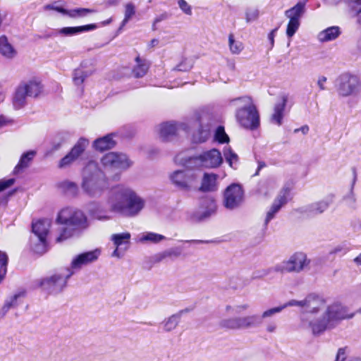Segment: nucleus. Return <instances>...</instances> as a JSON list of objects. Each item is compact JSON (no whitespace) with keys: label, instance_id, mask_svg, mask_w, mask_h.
Masks as SVG:
<instances>
[{"label":"nucleus","instance_id":"obj_1","mask_svg":"<svg viewBox=\"0 0 361 361\" xmlns=\"http://www.w3.org/2000/svg\"><path fill=\"white\" fill-rule=\"evenodd\" d=\"M355 313H348V307L340 302L329 305L322 317L315 319L302 318L303 324L307 322L314 336H319L326 329L334 328L336 322L343 319H352Z\"/></svg>","mask_w":361,"mask_h":361},{"label":"nucleus","instance_id":"obj_2","mask_svg":"<svg viewBox=\"0 0 361 361\" xmlns=\"http://www.w3.org/2000/svg\"><path fill=\"white\" fill-rule=\"evenodd\" d=\"M81 187L87 195L92 197L100 196L109 188L108 179L97 162L90 161L84 168Z\"/></svg>","mask_w":361,"mask_h":361},{"label":"nucleus","instance_id":"obj_3","mask_svg":"<svg viewBox=\"0 0 361 361\" xmlns=\"http://www.w3.org/2000/svg\"><path fill=\"white\" fill-rule=\"evenodd\" d=\"M238 106L235 116L238 122L247 129L255 130L260 123L259 114L250 97L244 96L232 100Z\"/></svg>","mask_w":361,"mask_h":361},{"label":"nucleus","instance_id":"obj_4","mask_svg":"<svg viewBox=\"0 0 361 361\" xmlns=\"http://www.w3.org/2000/svg\"><path fill=\"white\" fill-rule=\"evenodd\" d=\"M118 195L125 203L117 202L111 205V211L126 216H135L144 208L145 202L134 191L129 189L121 190Z\"/></svg>","mask_w":361,"mask_h":361},{"label":"nucleus","instance_id":"obj_5","mask_svg":"<svg viewBox=\"0 0 361 361\" xmlns=\"http://www.w3.org/2000/svg\"><path fill=\"white\" fill-rule=\"evenodd\" d=\"M73 274L74 271L69 268L63 269L50 276L41 279L39 286L48 294H59L66 287L68 280Z\"/></svg>","mask_w":361,"mask_h":361},{"label":"nucleus","instance_id":"obj_6","mask_svg":"<svg viewBox=\"0 0 361 361\" xmlns=\"http://www.w3.org/2000/svg\"><path fill=\"white\" fill-rule=\"evenodd\" d=\"M42 85L39 81L29 80L20 83L16 88L13 97V105L15 109H20L26 104L27 97H37L42 92Z\"/></svg>","mask_w":361,"mask_h":361},{"label":"nucleus","instance_id":"obj_7","mask_svg":"<svg viewBox=\"0 0 361 361\" xmlns=\"http://www.w3.org/2000/svg\"><path fill=\"white\" fill-rule=\"evenodd\" d=\"M56 222L72 226L75 229H84L88 227L87 218L84 212L71 207L61 209L57 216Z\"/></svg>","mask_w":361,"mask_h":361},{"label":"nucleus","instance_id":"obj_8","mask_svg":"<svg viewBox=\"0 0 361 361\" xmlns=\"http://www.w3.org/2000/svg\"><path fill=\"white\" fill-rule=\"evenodd\" d=\"M50 222L48 219H40L32 224V231L34 238H31L32 250L38 254H43L47 251V236L49 233Z\"/></svg>","mask_w":361,"mask_h":361},{"label":"nucleus","instance_id":"obj_9","mask_svg":"<svg viewBox=\"0 0 361 361\" xmlns=\"http://www.w3.org/2000/svg\"><path fill=\"white\" fill-rule=\"evenodd\" d=\"M335 87L341 97L355 95L360 92V80L355 75L343 73L336 79Z\"/></svg>","mask_w":361,"mask_h":361},{"label":"nucleus","instance_id":"obj_10","mask_svg":"<svg viewBox=\"0 0 361 361\" xmlns=\"http://www.w3.org/2000/svg\"><path fill=\"white\" fill-rule=\"evenodd\" d=\"M310 263V260L307 259V255L304 252H295L288 260H284L281 263L276 264L274 267V271L281 274L300 273Z\"/></svg>","mask_w":361,"mask_h":361},{"label":"nucleus","instance_id":"obj_11","mask_svg":"<svg viewBox=\"0 0 361 361\" xmlns=\"http://www.w3.org/2000/svg\"><path fill=\"white\" fill-rule=\"evenodd\" d=\"M244 191L238 183H232L228 186L224 194V205L228 209L238 207L243 202Z\"/></svg>","mask_w":361,"mask_h":361},{"label":"nucleus","instance_id":"obj_12","mask_svg":"<svg viewBox=\"0 0 361 361\" xmlns=\"http://www.w3.org/2000/svg\"><path fill=\"white\" fill-rule=\"evenodd\" d=\"M195 126L197 129L192 134V141L195 143L206 142L210 136L209 116L206 114L196 115Z\"/></svg>","mask_w":361,"mask_h":361},{"label":"nucleus","instance_id":"obj_13","mask_svg":"<svg viewBox=\"0 0 361 361\" xmlns=\"http://www.w3.org/2000/svg\"><path fill=\"white\" fill-rule=\"evenodd\" d=\"M334 195H329L324 199L312 202L298 209V212L307 216H314L323 214L334 202Z\"/></svg>","mask_w":361,"mask_h":361},{"label":"nucleus","instance_id":"obj_14","mask_svg":"<svg viewBox=\"0 0 361 361\" xmlns=\"http://www.w3.org/2000/svg\"><path fill=\"white\" fill-rule=\"evenodd\" d=\"M173 183L180 190L189 191L196 180L195 173L191 170H178L171 176Z\"/></svg>","mask_w":361,"mask_h":361},{"label":"nucleus","instance_id":"obj_15","mask_svg":"<svg viewBox=\"0 0 361 361\" xmlns=\"http://www.w3.org/2000/svg\"><path fill=\"white\" fill-rule=\"evenodd\" d=\"M101 161L104 166L112 169L125 170L131 165L126 154L116 152L106 154Z\"/></svg>","mask_w":361,"mask_h":361},{"label":"nucleus","instance_id":"obj_16","mask_svg":"<svg viewBox=\"0 0 361 361\" xmlns=\"http://www.w3.org/2000/svg\"><path fill=\"white\" fill-rule=\"evenodd\" d=\"M216 211V205L214 200L205 198L201 200L200 207L193 212L191 219L195 222H202L209 219Z\"/></svg>","mask_w":361,"mask_h":361},{"label":"nucleus","instance_id":"obj_17","mask_svg":"<svg viewBox=\"0 0 361 361\" xmlns=\"http://www.w3.org/2000/svg\"><path fill=\"white\" fill-rule=\"evenodd\" d=\"M289 192L290 190L288 188H283L274 199L270 209L267 213L264 220L265 227H267L270 221L275 217L276 214L280 211L281 207L287 204Z\"/></svg>","mask_w":361,"mask_h":361},{"label":"nucleus","instance_id":"obj_18","mask_svg":"<svg viewBox=\"0 0 361 361\" xmlns=\"http://www.w3.org/2000/svg\"><path fill=\"white\" fill-rule=\"evenodd\" d=\"M100 255L97 249L92 251L85 252L75 256L68 267L71 270H80L82 266L95 262Z\"/></svg>","mask_w":361,"mask_h":361},{"label":"nucleus","instance_id":"obj_19","mask_svg":"<svg viewBox=\"0 0 361 361\" xmlns=\"http://www.w3.org/2000/svg\"><path fill=\"white\" fill-rule=\"evenodd\" d=\"M202 166L209 169L217 168L223 162V157L219 150L212 149L200 154Z\"/></svg>","mask_w":361,"mask_h":361},{"label":"nucleus","instance_id":"obj_20","mask_svg":"<svg viewBox=\"0 0 361 361\" xmlns=\"http://www.w3.org/2000/svg\"><path fill=\"white\" fill-rule=\"evenodd\" d=\"M288 98L286 95H283L280 100L274 105V113L271 116L270 121L278 126H281L283 122L284 116V110L286 106Z\"/></svg>","mask_w":361,"mask_h":361},{"label":"nucleus","instance_id":"obj_21","mask_svg":"<svg viewBox=\"0 0 361 361\" xmlns=\"http://www.w3.org/2000/svg\"><path fill=\"white\" fill-rule=\"evenodd\" d=\"M97 27L96 24H88L76 27H64L57 30V34L63 36H73L82 32L94 30Z\"/></svg>","mask_w":361,"mask_h":361},{"label":"nucleus","instance_id":"obj_22","mask_svg":"<svg viewBox=\"0 0 361 361\" xmlns=\"http://www.w3.org/2000/svg\"><path fill=\"white\" fill-rule=\"evenodd\" d=\"M221 329L226 330H240L243 329L241 317H233L222 319L219 322Z\"/></svg>","mask_w":361,"mask_h":361},{"label":"nucleus","instance_id":"obj_23","mask_svg":"<svg viewBox=\"0 0 361 361\" xmlns=\"http://www.w3.org/2000/svg\"><path fill=\"white\" fill-rule=\"evenodd\" d=\"M176 161L185 166L187 170L190 169L202 166V162H200V154L195 157H183L182 154H178L176 157Z\"/></svg>","mask_w":361,"mask_h":361},{"label":"nucleus","instance_id":"obj_24","mask_svg":"<svg viewBox=\"0 0 361 361\" xmlns=\"http://www.w3.org/2000/svg\"><path fill=\"white\" fill-rule=\"evenodd\" d=\"M135 62L136 66L133 69V74L137 78H142L148 71L149 62L139 56L135 58Z\"/></svg>","mask_w":361,"mask_h":361},{"label":"nucleus","instance_id":"obj_25","mask_svg":"<svg viewBox=\"0 0 361 361\" xmlns=\"http://www.w3.org/2000/svg\"><path fill=\"white\" fill-rule=\"evenodd\" d=\"M309 302L307 304L306 312L309 313H317L324 307V301L317 295L310 294L307 295Z\"/></svg>","mask_w":361,"mask_h":361},{"label":"nucleus","instance_id":"obj_26","mask_svg":"<svg viewBox=\"0 0 361 361\" xmlns=\"http://www.w3.org/2000/svg\"><path fill=\"white\" fill-rule=\"evenodd\" d=\"M116 145L115 141L112 139L111 135H107L102 137L98 138L94 141V147L97 150L103 152L113 148Z\"/></svg>","mask_w":361,"mask_h":361},{"label":"nucleus","instance_id":"obj_27","mask_svg":"<svg viewBox=\"0 0 361 361\" xmlns=\"http://www.w3.org/2000/svg\"><path fill=\"white\" fill-rule=\"evenodd\" d=\"M305 11V3L299 1L293 7L286 11L285 16L288 18L289 20L300 21Z\"/></svg>","mask_w":361,"mask_h":361},{"label":"nucleus","instance_id":"obj_28","mask_svg":"<svg viewBox=\"0 0 361 361\" xmlns=\"http://www.w3.org/2000/svg\"><path fill=\"white\" fill-rule=\"evenodd\" d=\"M340 34V28L338 26H332L320 32L318 38L322 42H329L336 39Z\"/></svg>","mask_w":361,"mask_h":361},{"label":"nucleus","instance_id":"obj_29","mask_svg":"<svg viewBox=\"0 0 361 361\" xmlns=\"http://www.w3.org/2000/svg\"><path fill=\"white\" fill-rule=\"evenodd\" d=\"M177 129L176 123L169 122L164 123L160 125L159 136L163 141H167L171 136L176 134Z\"/></svg>","mask_w":361,"mask_h":361},{"label":"nucleus","instance_id":"obj_30","mask_svg":"<svg viewBox=\"0 0 361 361\" xmlns=\"http://www.w3.org/2000/svg\"><path fill=\"white\" fill-rule=\"evenodd\" d=\"M241 322L243 329L256 328L262 325L261 317L257 314L241 317Z\"/></svg>","mask_w":361,"mask_h":361},{"label":"nucleus","instance_id":"obj_31","mask_svg":"<svg viewBox=\"0 0 361 361\" xmlns=\"http://www.w3.org/2000/svg\"><path fill=\"white\" fill-rule=\"evenodd\" d=\"M0 54L6 58L12 59L16 52L13 47L8 42L6 36L0 37Z\"/></svg>","mask_w":361,"mask_h":361},{"label":"nucleus","instance_id":"obj_32","mask_svg":"<svg viewBox=\"0 0 361 361\" xmlns=\"http://www.w3.org/2000/svg\"><path fill=\"white\" fill-rule=\"evenodd\" d=\"M88 212L92 219L100 221L109 219V216L104 214V209L96 202H92L89 204Z\"/></svg>","mask_w":361,"mask_h":361},{"label":"nucleus","instance_id":"obj_33","mask_svg":"<svg viewBox=\"0 0 361 361\" xmlns=\"http://www.w3.org/2000/svg\"><path fill=\"white\" fill-rule=\"evenodd\" d=\"M353 178L351 183V186L350 191L348 195H346L343 200L345 201L347 205L353 209H356V197L355 194L354 193V186L357 180V172L355 169H353Z\"/></svg>","mask_w":361,"mask_h":361},{"label":"nucleus","instance_id":"obj_34","mask_svg":"<svg viewBox=\"0 0 361 361\" xmlns=\"http://www.w3.org/2000/svg\"><path fill=\"white\" fill-rule=\"evenodd\" d=\"M216 178L217 175L214 173H204L200 190L204 192L214 190Z\"/></svg>","mask_w":361,"mask_h":361},{"label":"nucleus","instance_id":"obj_35","mask_svg":"<svg viewBox=\"0 0 361 361\" xmlns=\"http://www.w3.org/2000/svg\"><path fill=\"white\" fill-rule=\"evenodd\" d=\"M89 142L87 139L81 137L68 153L73 157V159H75V160H77L84 152Z\"/></svg>","mask_w":361,"mask_h":361},{"label":"nucleus","instance_id":"obj_36","mask_svg":"<svg viewBox=\"0 0 361 361\" xmlns=\"http://www.w3.org/2000/svg\"><path fill=\"white\" fill-rule=\"evenodd\" d=\"M35 151L30 150L28 151L21 156L20 161L17 166L14 169V173H17L20 170L27 168L29 166V163L32 160L35 155Z\"/></svg>","mask_w":361,"mask_h":361},{"label":"nucleus","instance_id":"obj_37","mask_svg":"<svg viewBox=\"0 0 361 361\" xmlns=\"http://www.w3.org/2000/svg\"><path fill=\"white\" fill-rule=\"evenodd\" d=\"M180 319L179 316L173 314L170 317L166 318L162 322L164 331L166 332H171L174 330L179 324Z\"/></svg>","mask_w":361,"mask_h":361},{"label":"nucleus","instance_id":"obj_38","mask_svg":"<svg viewBox=\"0 0 361 361\" xmlns=\"http://www.w3.org/2000/svg\"><path fill=\"white\" fill-rule=\"evenodd\" d=\"M130 233L128 232L113 234L111 237V240L117 248L123 245L130 243Z\"/></svg>","mask_w":361,"mask_h":361},{"label":"nucleus","instance_id":"obj_39","mask_svg":"<svg viewBox=\"0 0 361 361\" xmlns=\"http://www.w3.org/2000/svg\"><path fill=\"white\" fill-rule=\"evenodd\" d=\"M90 73L82 68H76L73 71V80L75 85H80L83 83Z\"/></svg>","mask_w":361,"mask_h":361},{"label":"nucleus","instance_id":"obj_40","mask_svg":"<svg viewBox=\"0 0 361 361\" xmlns=\"http://www.w3.org/2000/svg\"><path fill=\"white\" fill-rule=\"evenodd\" d=\"M166 237L163 235L158 234L153 232H147L143 233L140 240L141 242H151L152 243H158L164 240Z\"/></svg>","mask_w":361,"mask_h":361},{"label":"nucleus","instance_id":"obj_41","mask_svg":"<svg viewBox=\"0 0 361 361\" xmlns=\"http://www.w3.org/2000/svg\"><path fill=\"white\" fill-rule=\"evenodd\" d=\"M214 140L221 144L228 143L230 140L228 135L225 132L224 127L219 126L214 132Z\"/></svg>","mask_w":361,"mask_h":361},{"label":"nucleus","instance_id":"obj_42","mask_svg":"<svg viewBox=\"0 0 361 361\" xmlns=\"http://www.w3.org/2000/svg\"><path fill=\"white\" fill-rule=\"evenodd\" d=\"M224 155L226 161L228 163L229 166L232 168H235L234 165L238 162V156L235 153L232 149L226 147L224 150Z\"/></svg>","mask_w":361,"mask_h":361},{"label":"nucleus","instance_id":"obj_43","mask_svg":"<svg viewBox=\"0 0 361 361\" xmlns=\"http://www.w3.org/2000/svg\"><path fill=\"white\" fill-rule=\"evenodd\" d=\"M228 44L232 54H239L243 49V45L240 42H236L232 33L228 35Z\"/></svg>","mask_w":361,"mask_h":361},{"label":"nucleus","instance_id":"obj_44","mask_svg":"<svg viewBox=\"0 0 361 361\" xmlns=\"http://www.w3.org/2000/svg\"><path fill=\"white\" fill-rule=\"evenodd\" d=\"M60 187L66 194L71 195H76L78 190L77 184L71 181H63L60 184Z\"/></svg>","mask_w":361,"mask_h":361},{"label":"nucleus","instance_id":"obj_45","mask_svg":"<svg viewBox=\"0 0 361 361\" xmlns=\"http://www.w3.org/2000/svg\"><path fill=\"white\" fill-rule=\"evenodd\" d=\"M8 260V258L6 253L0 251V283L4 280L6 274Z\"/></svg>","mask_w":361,"mask_h":361},{"label":"nucleus","instance_id":"obj_46","mask_svg":"<svg viewBox=\"0 0 361 361\" xmlns=\"http://www.w3.org/2000/svg\"><path fill=\"white\" fill-rule=\"evenodd\" d=\"M135 6L132 3H128L126 5L125 17L121 23V25L119 30H121L122 28V27H123L129 21V20L135 15Z\"/></svg>","mask_w":361,"mask_h":361},{"label":"nucleus","instance_id":"obj_47","mask_svg":"<svg viewBox=\"0 0 361 361\" xmlns=\"http://www.w3.org/2000/svg\"><path fill=\"white\" fill-rule=\"evenodd\" d=\"M259 16V11L257 8L250 7L245 10V20L247 23L255 21Z\"/></svg>","mask_w":361,"mask_h":361},{"label":"nucleus","instance_id":"obj_48","mask_svg":"<svg viewBox=\"0 0 361 361\" xmlns=\"http://www.w3.org/2000/svg\"><path fill=\"white\" fill-rule=\"evenodd\" d=\"M283 311V307L281 306L274 307L270 309H268L264 311L262 314H259V317H261L262 324L264 323V319L270 318L273 317L274 314L280 313Z\"/></svg>","mask_w":361,"mask_h":361},{"label":"nucleus","instance_id":"obj_49","mask_svg":"<svg viewBox=\"0 0 361 361\" xmlns=\"http://www.w3.org/2000/svg\"><path fill=\"white\" fill-rule=\"evenodd\" d=\"M300 26V21L289 20L287 25L286 35L288 37H293Z\"/></svg>","mask_w":361,"mask_h":361},{"label":"nucleus","instance_id":"obj_50","mask_svg":"<svg viewBox=\"0 0 361 361\" xmlns=\"http://www.w3.org/2000/svg\"><path fill=\"white\" fill-rule=\"evenodd\" d=\"M350 4L356 16L361 18V0H346Z\"/></svg>","mask_w":361,"mask_h":361},{"label":"nucleus","instance_id":"obj_51","mask_svg":"<svg viewBox=\"0 0 361 361\" xmlns=\"http://www.w3.org/2000/svg\"><path fill=\"white\" fill-rule=\"evenodd\" d=\"M75 159L69 154L68 153L64 157H63L59 163V168L63 169L66 168L68 166H70L72 163L75 161Z\"/></svg>","mask_w":361,"mask_h":361},{"label":"nucleus","instance_id":"obj_52","mask_svg":"<svg viewBox=\"0 0 361 361\" xmlns=\"http://www.w3.org/2000/svg\"><path fill=\"white\" fill-rule=\"evenodd\" d=\"M165 256L166 258L178 257L181 255V249L179 247H171L170 249L164 250Z\"/></svg>","mask_w":361,"mask_h":361},{"label":"nucleus","instance_id":"obj_53","mask_svg":"<svg viewBox=\"0 0 361 361\" xmlns=\"http://www.w3.org/2000/svg\"><path fill=\"white\" fill-rule=\"evenodd\" d=\"M72 235V231L68 228H63L61 231V233L59 237L56 238L57 242H61Z\"/></svg>","mask_w":361,"mask_h":361},{"label":"nucleus","instance_id":"obj_54","mask_svg":"<svg viewBox=\"0 0 361 361\" xmlns=\"http://www.w3.org/2000/svg\"><path fill=\"white\" fill-rule=\"evenodd\" d=\"M180 8L187 15L192 14L191 6L185 0H178V1Z\"/></svg>","mask_w":361,"mask_h":361},{"label":"nucleus","instance_id":"obj_55","mask_svg":"<svg viewBox=\"0 0 361 361\" xmlns=\"http://www.w3.org/2000/svg\"><path fill=\"white\" fill-rule=\"evenodd\" d=\"M15 183V178L0 180V192L11 187Z\"/></svg>","mask_w":361,"mask_h":361},{"label":"nucleus","instance_id":"obj_56","mask_svg":"<svg viewBox=\"0 0 361 361\" xmlns=\"http://www.w3.org/2000/svg\"><path fill=\"white\" fill-rule=\"evenodd\" d=\"M44 8L46 10H54L63 15L64 13H66V8H63L62 6H56L55 4H47Z\"/></svg>","mask_w":361,"mask_h":361},{"label":"nucleus","instance_id":"obj_57","mask_svg":"<svg viewBox=\"0 0 361 361\" xmlns=\"http://www.w3.org/2000/svg\"><path fill=\"white\" fill-rule=\"evenodd\" d=\"M250 307L248 304H242L233 306V312L235 314H240L246 311Z\"/></svg>","mask_w":361,"mask_h":361},{"label":"nucleus","instance_id":"obj_58","mask_svg":"<svg viewBox=\"0 0 361 361\" xmlns=\"http://www.w3.org/2000/svg\"><path fill=\"white\" fill-rule=\"evenodd\" d=\"M17 306V303H12L9 300H6L4 305L1 309L3 314H5L11 308L16 307Z\"/></svg>","mask_w":361,"mask_h":361},{"label":"nucleus","instance_id":"obj_59","mask_svg":"<svg viewBox=\"0 0 361 361\" xmlns=\"http://www.w3.org/2000/svg\"><path fill=\"white\" fill-rule=\"evenodd\" d=\"M350 225L354 231H358L361 230V219L359 218L353 219L351 221Z\"/></svg>","mask_w":361,"mask_h":361},{"label":"nucleus","instance_id":"obj_60","mask_svg":"<svg viewBox=\"0 0 361 361\" xmlns=\"http://www.w3.org/2000/svg\"><path fill=\"white\" fill-rule=\"evenodd\" d=\"M277 329V325L274 322H269L267 324L266 331L269 333H274Z\"/></svg>","mask_w":361,"mask_h":361},{"label":"nucleus","instance_id":"obj_61","mask_svg":"<svg viewBox=\"0 0 361 361\" xmlns=\"http://www.w3.org/2000/svg\"><path fill=\"white\" fill-rule=\"evenodd\" d=\"M345 359V352L344 348H339L336 355V361H344Z\"/></svg>","mask_w":361,"mask_h":361},{"label":"nucleus","instance_id":"obj_62","mask_svg":"<svg viewBox=\"0 0 361 361\" xmlns=\"http://www.w3.org/2000/svg\"><path fill=\"white\" fill-rule=\"evenodd\" d=\"M327 78L325 76H319L317 80V85L319 87L320 90H325L326 87L324 86V83L326 82Z\"/></svg>","mask_w":361,"mask_h":361},{"label":"nucleus","instance_id":"obj_63","mask_svg":"<svg viewBox=\"0 0 361 361\" xmlns=\"http://www.w3.org/2000/svg\"><path fill=\"white\" fill-rule=\"evenodd\" d=\"M78 16H84L87 13H92L93 11L89 8H76Z\"/></svg>","mask_w":361,"mask_h":361},{"label":"nucleus","instance_id":"obj_64","mask_svg":"<svg viewBox=\"0 0 361 361\" xmlns=\"http://www.w3.org/2000/svg\"><path fill=\"white\" fill-rule=\"evenodd\" d=\"M191 67L192 66L190 65H185L183 63H180L175 68L174 70H176L178 71H188V70H190L191 68Z\"/></svg>","mask_w":361,"mask_h":361}]
</instances>
